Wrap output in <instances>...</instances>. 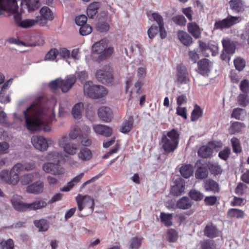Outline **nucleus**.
Instances as JSON below:
<instances>
[{"label": "nucleus", "mask_w": 249, "mask_h": 249, "mask_svg": "<svg viewBox=\"0 0 249 249\" xmlns=\"http://www.w3.org/2000/svg\"><path fill=\"white\" fill-rule=\"evenodd\" d=\"M193 202L187 196H183L179 199L176 202V207L181 210H187L193 205Z\"/></svg>", "instance_id": "4be33fe9"}, {"label": "nucleus", "mask_w": 249, "mask_h": 249, "mask_svg": "<svg viewBox=\"0 0 249 249\" xmlns=\"http://www.w3.org/2000/svg\"><path fill=\"white\" fill-rule=\"evenodd\" d=\"M24 1L29 11H35L40 6L39 0H25Z\"/></svg>", "instance_id": "49530a36"}, {"label": "nucleus", "mask_w": 249, "mask_h": 249, "mask_svg": "<svg viewBox=\"0 0 249 249\" xmlns=\"http://www.w3.org/2000/svg\"><path fill=\"white\" fill-rule=\"evenodd\" d=\"M197 153L200 157L209 158L212 156L213 149L208 145H203L199 148Z\"/></svg>", "instance_id": "7c9ffc66"}, {"label": "nucleus", "mask_w": 249, "mask_h": 249, "mask_svg": "<svg viewBox=\"0 0 249 249\" xmlns=\"http://www.w3.org/2000/svg\"><path fill=\"white\" fill-rule=\"evenodd\" d=\"M188 32L195 38H198L201 36L199 26L196 22H190L187 25Z\"/></svg>", "instance_id": "cd10ccee"}, {"label": "nucleus", "mask_w": 249, "mask_h": 249, "mask_svg": "<svg viewBox=\"0 0 249 249\" xmlns=\"http://www.w3.org/2000/svg\"><path fill=\"white\" fill-rule=\"evenodd\" d=\"M227 215L231 218H243L245 216V213L240 209L231 208L228 210Z\"/></svg>", "instance_id": "c9c22d12"}, {"label": "nucleus", "mask_w": 249, "mask_h": 249, "mask_svg": "<svg viewBox=\"0 0 249 249\" xmlns=\"http://www.w3.org/2000/svg\"><path fill=\"white\" fill-rule=\"evenodd\" d=\"M134 123V120L132 116L129 117L128 120H126L122 125L120 131L124 133H127L131 130Z\"/></svg>", "instance_id": "2f4dec72"}, {"label": "nucleus", "mask_w": 249, "mask_h": 249, "mask_svg": "<svg viewBox=\"0 0 249 249\" xmlns=\"http://www.w3.org/2000/svg\"><path fill=\"white\" fill-rule=\"evenodd\" d=\"M193 172V167L190 164L183 165L180 169V173L184 178H189Z\"/></svg>", "instance_id": "a19ab883"}, {"label": "nucleus", "mask_w": 249, "mask_h": 249, "mask_svg": "<svg viewBox=\"0 0 249 249\" xmlns=\"http://www.w3.org/2000/svg\"><path fill=\"white\" fill-rule=\"evenodd\" d=\"M217 201V197L214 196H206L204 200L205 204L207 206H213Z\"/></svg>", "instance_id": "774afa93"}, {"label": "nucleus", "mask_w": 249, "mask_h": 249, "mask_svg": "<svg viewBox=\"0 0 249 249\" xmlns=\"http://www.w3.org/2000/svg\"><path fill=\"white\" fill-rule=\"evenodd\" d=\"M27 129L33 132L43 130L45 132L51 130L50 126L54 117L52 113H46L43 107L33 103L24 111Z\"/></svg>", "instance_id": "f257e3e1"}, {"label": "nucleus", "mask_w": 249, "mask_h": 249, "mask_svg": "<svg viewBox=\"0 0 249 249\" xmlns=\"http://www.w3.org/2000/svg\"><path fill=\"white\" fill-rule=\"evenodd\" d=\"M92 27L87 23L80 26L79 29V33L83 36L89 35L92 32Z\"/></svg>", "instance_id": "bf43d9fd"}, {"label": "nucleus", "mask_w": 249, "mask_h": 249, "mask_svg": "<svg viewBox=\"0 0 249 249\" xmlns=\"http://www.w3.org/2000/svg\"><path fill=\"white\" fill-rule=\"evenodd\" d=\"M84 176V173H81L78 176L74 177L71 181L67 183V186L61 188V191L63 192H68L71 189L75 183L79 182Z\"/></svg>", "instance_id": "c756f323"}, {"label": "nucleus", "mask_w": 249, "mask_h": 249, "mask_svg": "<svg viewBox=\"0 0 249 249\" xmlns=\"http://www.w3.org/2000/svg\"><path fill=\"white\" fill-rule=\"evenodd\" d=\"M232 10L236 12H240L243 8V3L241 0H231L229 2Z\"/></svg>", "instance_id": "3c124183"}, {"label": "nucleus", "mask_w": 249, "mask_h": 249, "mask_svg": "<svg viewBox=\"0 0 249 249\" xmlns=\"http://www.w3.org/2000/svg\"><path fill=\"white\" fill-rule=\"evenodd\" d=\"M203 115V111L201 107L197 105H196L191 113V120L195 121L201 117Z\"/></svg>", "instance_id": "c03bdc74"}, {"label": "nucleus", "mask_w": 249, "mask_h": 249, "mask_svg": "<svg viewBox=\"0 0 249 249\" xmlns=\"http://www.w3.org/2000/svg\"><path fill=\"white\" fill-rule=\"evenodd\" d=\"M68 138L67 136H63L58 141L60 146L63 148L64 151L71 155H75L78 149V146L75 143L67 142Z\"/></svg>", "instance_id": "1a4fd4ad"}, {"label": "nucleus", "mask_w": 249, "mask_h": 249, "mask_svg": "<svg viewBox=\"0 0 249 249\" xmlns=\"http://www.w3.org/2000/svg\"><path fill=\"white\" fill-rule=\"evenodd\" d=\"M34 223L40 231H47L49 228L48 221L44 219L36 220L34 221Z\"/></svg>", "instance_id": "4c0bfd02"}, {"label": "nucleus", "mask_w": 249, "mask_h": 249, "mask_svg": "<svg viewBox=\"0 0 249 249\" xmlns=\"http://www.w3.org/2000/svg\"><path fill=\"white\" fill-rule=\"evenodd\" d=\"M167 239L169 242H176L178 239V233L177 231L173 229L168 230Z\"/></svg>", "instance_id": "6e6d98bb"}, {"label": "nucleus", "mask_w": 249, "mask_h": 249, "mask_svg": "<svg viewBox=\"0 0 249 249\" xmlns=\"http://www.w3.org/2000/svg\"><path fill=\"white\" fill-rule=\"evenodd\" d=\"M207 166L211 173L214 176L221 174L222 172V169L221 166L216 163L208 162Z\"/></svg>", "instance_id": "e433bc0d"}, {"label": "nucleus", "mask_w": 249, "mask_h": 249, "mask_svg": "<svg viewBox=\"0 0 249 249\" xmlns=\"http://www.w3.org/2000/svg\"><path fill=\"white\" fill-rule=\"evenodd\" d=\"M199 249H215V244L214 242L209 239H205L200 242Z\"/></svg>", "instance_id": "09e8293b"}, {"label": "nucleus", "mask_w": 249, "mask_h": 249, "mask_svg": "<svg viewBox=\"0 0 249 249\" xmlns=\"http://www.w3.org/2000/svg\"><path fill=\"white\" fill-rule=\"evenodd\" d=\"M93 128L96 134L106 137H110L112 134V129L106 125L96 124L93 126Z\"/></svg>", "instance_id": "6ab92c4d"}, {"label": "nucleus", "mask_w": 249, "mask_h": 249, "mask_svg": "<svg viewBox=\"0 0 249 249\" xmlns=\"http://www.w3.org/2000/svg\"><path fill=\"white\" fill-rule=\"evenodd\" d=\"M185 183L184 179L178 178L175 181V185L171 188V194L174 196H179L184 192Z\"/></svg>", "instance_id": "f3484780"}, {"label": "nucleus", "mask_w": 249, "mask_h": 249, "mask_svg": "<svg viewBox=\"0 0 249 249\" xmlns=\"http://www.w3.org/2000/svg\"><path fill=\"white\" fill-rule=\"evenodd\" d=\"M17 4L16 0H0V15Z\"/></svg>", "instance_id": "b1692460"}, {"label": "nucleus", "mask_w": 249, "mask_h": 249, "mask_svg": "<svg viewBox=\"0 0 249 249\" xmlns=\"http://www.w3.org/2000/svg\"><path fill=\"white\" fill-rule=\"evenodd\" d=\"M43 170L47 173L53 175H62L65 173V169L59 163L53 162L45 163L42 166Z\"/></svg>", "instance_id": "9d476101"}, {"label": "nucleus", "mask_w": 249, "mask_h": 249, "mask_svg": "<svg viewBox=\"0 0 249 249\" xmlns=\"http://www.w3.org/2000/svg\"><path fill=\"white\" fill-rule=\"evenodd\" d=\"M233 63L235 69L239 71H242L246 67V61L241 57L235 58Z\"/></svg>", "instance_id": "a18cd8bd"}, {"label": "nucleus", "mask_w": 249, "mask_h": 249, "mask_svg": "<svg viewBox=\"0 0 249 249\" xmlns=\"http://www.w3.org/2000/svg\"><path fill=\"white\" fill-rule=\"evenodd\" d=\"M96 77L97 80L101 83L107 84L112 82V71L108 66H105L102 69L96 71Z\"/></svg>", "instance_id": "6e6552de"}, {"label": "nucleus", "mask_w": 249, "mask_h": 249, "mask_svg": "<svg viewBox=\"0 0 249 249\" xmlns=\"http://www.w3.org/2000/svg\"><path fill=\"white\" fill-rule=\"evenodd\" d=\"M40 16L36 17V20L40 25L44 26L47 20H52L53 18V13L51 9L47 6L42 7L40 10Z\"/></svg>", "instance_id": "9b49d317"}, {"label": "nucleus", "mask_w": 249, "mask_h": 249, "mask_svg": "<svg viewBox=\"0 0 249 249\" xmlns=\"http://www.w3.org/2000/svg\"><path fill=\"white\" fill-rule=\"evenodd\" d=\"M58 53L59 52L56 49H52L46 54L45 59L49 60H53L56 58V56H57Z\"/></svg>", "instance_id": "0e129e2a"}, {"label": "nucleus", "mask_w": 249, "mask_h": 249, "mask_svg": "<svg viewBox=\"0 0 249 249\" xmlns=\"http://www.w3.org/2000/svg\"><path fill=\"white\" fill-rule=\"evenodd\" d=\"M204 235L210 238H214L219 237L221 232L217 226L212 222L208 223L203 230Z\"/></svg>", "instance_id": "ddd939ff"}, {"label": "nucleus", "mask_w": 249, "mask_h": 249, "mask_svg": "<svg viewBox=\"0 0 249 249\" xmlns=\"http://www.w3.org/2000/svg\"><path fill=\"white\" fill-rule=\"evenodd\" d=\"M84 92L86 96L92 99H99L107 95L108 90L104 86L94 85L88 81L84 85Z\"/></svg>", "instance_id": "20e7f679"}, {"label": "nucleus", "mask_w": 249, "mask_h": 249, "mask_svg": "<svg viewBox=\"0 0 249 249\" xmlns=\"http://www.w3.org/2000/svg\"><path fill=\"white\" fill-rule=\"evenodd\" d=\"M180 134L175 128L163 134L161 137L162 148L164 154L168 155L173 152L178 147L179 143Z\"/></svg>", "instance_id": "f03ea898"}, {"label": "nucleus", "mask_w": 249, "mask_h": 249, "mask_svg": "<svg viewBox=\"0 0 249 249\" xmlns=\"http://www.w3.org/2000/svg\"><path fill=\"white\" fill-rule=\"evenodd\" d=\"M212 63L207 58H203L197 62L199 73L203 76L208 75L210 71Z\"/></svg>", "instance_id": "dca6fc26"}, {"label": "nucleus", "mask_w": 249, "mask_h": 249, "mask_svg": "<svg viewBox=\"0 0 249 249\" xmlns=\"http://www.w3.org/2000/svg\"><path fill=\"white\" fill-rule=\"evenodd\" d=\"M83 136V134L81 132V130L78 127H74L69 133V137L72 140H75L77 138H79L81 139Z\"/></svg>", "instance_id": "5fc2aeb1"}, {"label": "nucleus", "mask_w": 249, "mask_h": 249, "mask_svg": "<svg viewBox=\"0 0 249 249\" xmlns=\"http://www.w3.org/2000/svg\"><path fill=\"white\" fill-rule=\"evenodd\" d=\"M98 115L102 121L108 123L111 120L112 112L110 108L102 107L98 109Z\"/></svg>", "instance_id": "aec40b11"}, {"label": "nucleus", "mask_w": 249, "mask_h": 249, "mask_svg": "<svg viewBox=\"0 0 249 249\" xmlns=\"http://www.w3.org/2000/svg\"><path fill=\"white\" fill-rule=\"evenodd\" d=\"M31 142L35 148L41 151L46 150L48 147L47 140L42 136H33L31 138Z\"/></svg>", "instance_id": "f8f14e48"}, {"label": "nucleus", "mask_w": 249, "mask_h": 249, "mask_svg": "<svg viewBox=\"0 0 249 249\" xmlns=\"http://www.w3.org/2000/svg\"><path fill=\"white\" fill-rule=\"evenodd\" d=\"M160 219L162 223L166 227H170L173 225L172 221L173 214L172 213L161 212L160 214Z\"/></svg>", "instance_id": "58836bf2"}, {"label": "nucleus", "mask_w": 249, "mask_h": 249, "mask_svg": "<svg viewBox=\"0 0 249 249\" xmlns=\"http://www.w3.org/2000/svg\"><path fill=\"white\" fill-rule=\"evenodd\" d=\"M35 167L36 165L34 162L18 163L13 166V171H16L18 172L29 171L34 170Z\"/></svg>", "instance_id": "5701e85b"}, {"label": "nucleus", "mask_w": 249, "mask_h": 249, "mask_svg": "<svg viewBox=\"0 0 249 249\" xmlns=\"http://www.w3.org/2000/svg\"><path fill=\"white\" fill-rule=\"evenodd\" d=\"M245 125L244 123L239 122H235L233 123L230 127L231 131L232 133L239 132L242 129L245 127Z\"/></svg>", "instance_id": "864d4df0"}, {"label": "nucleus", "mask_w": 249, "mask_h": 249, "mask_svg": "<svg viewBox=\"0 0 249 249\" xmlns=\"http://www.w3.org/2000/svg\"><path fill=\"white\" fill-rule=\"evenodd\" d=\"M239 89L242 93H249V80L244 79L239 84Z\"/></svg>", "instance_id": "e2e57ef3"}, {"label": "nucleus", "mask_w": 249, "mask_h": 249, "mask_svg": "<svg viewBox=\"0 0 249 249\" xmlns=\"http://www.w3.org/2000/svg\"><path fill=\"white\" fill-rule=\"evenodd\" d=\"M76 77L74 75H69L65 79L57 78L49 83V87L52 91L56 93L58 89H60L64 93L68 92L76 82Z\"/></svg>", "instance_id": "7ed1b4c3"}, {"label": "nucleus", "mask_w": 249, "mask_h": 249, "mask_svg": "<svg viewBox=\"0 0 249 249\" xmlns=\"http://www.w3.org/2000/svg\"><path fill=\"white\" fill-rule=\"evenodd\" d=\"M189 196L192 199L196 201L201 200L204 196L203 194L196 190H191L189 193Z\"/></svg>", "instance_id": "603ef678"}, {"label": "nucleus", "mask_w": 249, "mask_h": 249, "mask_svg": "<svg viewBox=\"0 0 249 249\" xmlns=\"http://www.w3.org/2000/svg\"><path fill=\"white\" fill-rule=\"evenodd\" d=\"M20 173L16 171H13V167L9 175L7 173H6L7 177V178L5 179L6 182L9 184L14 185L17 184L19 180V174Z\"/></svg>", "instance_id": "a878e982"}, {"label": "nucleus", "mask_w": 249, "mask_h": 249, "mask_svg": "<svg viewBox=\"0 0 249 249\" xmlns=\"http://www.w3.org/2000/svg\"><path fill=\"white\" fill-rule=\"evenodd\" d=\"M172 20L175 24L181 26H185L186 23V18L182 15H177L173 17Z\"/></svg>", "instance_id": "052dcab7"}, {"label": "nucleus", "mask_w": 249, "mask_h": 249, "mask_svg": "<svg viewBox=\"0 0 249 249\" xmlns=\"http://www.w3.org/2000/svg\"><path fill=\"white\" fill-rule=\"evenodd\" d=\"M33 174H26L20 178V182L23 185H26L31 182L34 179Z\"/></svg>", "instance_id": "4d7b16f0"}, {"label": "nucleus", "mask_w": 249, "mask_h": 249, "mask_svg": "<svg viewBox=\"0 0 249 249\" xmlns=\"http://www.w3.org/2000/svg\"><path fill=\"white\" fill-rule=\"evenodd\" d=\"M223 49L225 52L231 54L235 53L236 45L235 43L229 39H223L222 41Z\"/></svg>", "instance_id": "393cba45"}, {"label": "nucleus", "mask_w": 249, "mask_h": 249, "mask_svg": "<svg viewBox=\"0 0 249 249\" xmlns=\"http://www.w3.org/2000/svg\"><path fill=\"white\" fill-rule=\"evenodd\" d=\"M208 176V167L205 166L199 167L195 173L196 178L197 179H202L207 178Z\"/></svg>", "instance_id": "f704fd0d"}, {"label": "nucleus", "mask_w": 249, "mask_h": 249, "mask_svg": "<svg viewBox=\"0 0 249 249\" xmlns=\"http://www.w3.org/2000/svg\"><path fill=\"white\" fill-rule=\"evenodd\" d=\"M152 17L158 24L159 27L164 25L163 18L162 16L158 13H153L152 14Z\"/></svg>", "instance_id": "338daca9"}, {"label": "nucleus", "mask_w": 249, "mask_h": 249, "mask_svg": "<svg viewBox=\"0 0 249 249\" xmlns=\"http://www.w3.org/2000/svg\"><path fill=\"white\" fill-rule=\"evenodd\" d=\"M38 20L34 19H26L22 20V22L20 23L18 27L23 28H28L33 27L37 23Z\"/></svg>", "instance_id": "8fccbe9b"}, {"label": "nucleus", "mask_w": 249, "mask_h": 249, "mask_svg": "<svg viewBox=\"0 0 249 249\" xmlns=\"http://www.w3.org/2000/svg\"><path fill=\"white\" fill-rule=\"evenodd\" d=\"M178 36L179 40L186 46H189L193 42L192 37L184 31H178Z\"/></svg>", "instance_id": "c85d7f7f"}, {"label": "nucleus", "mask_w": 249, "mask_h": 249, "mask_svg": "<svg viewBox=\"0 0 249 249\" xmlns=\"http://www.w3.org/2000/svg\"><path fill=\"white\" fill-rule=\"evenodd\" d=\"M47 203L43 200H38L29 203V211H36L47 206Z\"/></svg>", "instance_id": "72a5a7b5"}, {"label": "nucleus", "mask_w": 249, "mask_h": 249, "mask_svg": "<svg viewBox=\"0 0 249 249\" xmlns=\"http://www.w3.org/2000/svg\"><path fill=\"white\" fill-rule=\"evenodd\" d=\"M44 190V184L41 181H37L28 186L27 191L29 193L37 194L43 192Z\"/></svg>", "instance_id": "412c9836"}, {"label": "nucleus", "mask_w": 249, "mask_h": 249, "mask_svg": "<svg viewBox=\"0 0 249 249\" xmlns=\"http://www.w3.org/2000/svg\"><path fill=\"white\" fill-rule=\"evenodd\" d=\"M237 100L238 104L242 107H246L249 105V96L248 93H240Z\"/></svg>", "instance_id": "37998d69"}, {"label": "nucleus", "mask_w": 249, "mask_h": 249, "mask_svg": "<svg viewBox=\"0 0 249 249\" xmlns=\"http://www.w3.org/2000/svg\"><path fill=\"white\" fill-rule=\"evenodd\" d=\"M142 238L138 237L132 238L129 242V249H138L142 245Z\"/></svg>", "instance_id": "de8ad7c7"}, {"label": "nucleus", "mask_w": 249, "mask_h": 249, "mask_svg": "<svg viewBox=\"0 0 249 249\" xmlns=\"http://www.w3.org/2000/svg\"><path fill=\"white\" fill-rule=\"evenodd\" d=\"M21 197L16 196L11 199V202L14 209L18 211L25 212L29 211V203H24L20 200Z\"/></svg>", "instance_id": "2eb2a0df"}, {"label": "nucleus", "mask_w": 249, "mask_h": 249, "mask_svg": "<svg viewBox=\"0 0 249 249\" xmlns=\"http://www.w3.org/2000/svg\"><path fill=\"white\" fill-rule=\"evenodd\" d=\"M77 155L78 159L83 161L89 160L92 157L91 151L87 147L81 148Z\"/></svg>", "instance_id": "bb28decb"}, {"label": "nucleus", "mask_w": 249, "mask_h": 249, "mask_svg": "<svg viewBox=\"0 0 249 249\" xmlns=\"http://www.w3.org/2000/svg\"><path fill=\"white\" fill-rule=\"evenodd\" d=\"M0 245L2 249L6 248V249H14V242L12 239H9L7 241L2 240L0 242Z\"/></svg>", "instance_id": "69168bd1"}, {"label": "nucleus", "mask_w": 249, "mask_h": 249, "mask_svg": "<svg viewBox=\"0 0 249 249\" xmlns=\"http://www.w3.org/2000/svg\"><path fill=\"white\" fill-rule=\"evenodd\" d=\"M92 51L94 53L100 54L98 60L102 61L112 55L114 52V48L112 47L107 48L106 42L103 40H101L93 44L92 46Z\"/></svg>", "instance_id": "39448f33"}, {"label": "nucleus", "mask_w": 249, "mask_h": 249, "mask_svg": "<svg viewBox=\"0 0 249 249\" xmlns=\"http://www.w3.org/2000/svg\"><path fill=\"white\" fill-rule=\"evenodd\" d=\"M231 154V149L229 147H225L224 149L220 151L218 153V157L224 160H227Z\"/></svg>", "instance_id": "680f3d73"}, {"label": "nucleus", "mask_w": 249, "mask_h": 249, "mask_svg": "<svg viewBox=\"0 0 249 249\" xmlns=\"http://www.w3.org/2000/svg\"><path fill=\"white\" fill-rule=\"evenodd\" d=\"M232 151L234 153L239 154L242 151V146L240 140L236 138L233 137L231 140Z\"/></svg>", "instance_id": "79ce46f5"}, {"label": "nucleus", "mask_w": 249, "mask_h": 249, "mask_svg": "<svg viewBox=\"0 0 249 249\" xmlns=\"http://www.w3.org/2000/svg\"><path fill=\"white\" fill-rule=\"evenodd\" d=\"M240 18L232 16H228L223 19L215 20L213 25V30H223L231 28L234 25L238 23Z\"/></svg>", "instance_id": "423d86ee"}, {"label": "nucleus", "mask_w": 249, "mask_h": 249, "mask_svg": "<svg viewBox=\"0 0 249 249\" xmlns=\"http://www.w3.org/2000/svg\"><path fill=\"white\" fill-rule=\"evenodd\" d=\"M203 186L206 192H211L213 194L218 193L220 192L218 183L212 179H207L204 180Z\"/></svg>", "instance_id": "a211bd4d"}, {"label": "nucleus", "mask_w": 249, "mask_h": 249, "mask_svg": "<svg viewBox=\"0 0 249 249\" xmlns=\"http://www.w3.org/2000/svg\"><path fill=\"white\" fill-rule=\"evenodd\" d=\"M84 108L82 103H78L74 105L71 111L72 114L74 118L80 119L82 116V111Z\"/></svg>", "instance_id": "ea45409f"}, {"label": "nucleus", "mask_w": 249, "mask_h": 249, "mask_svg": "<svg viewBox=\"0 0 249 249\" xmlns=\"http://www.w3.org/2000/svg\"><path fill=\"white\" fill-rule=\"evenodd\" d=\"M177 76L178 82L180 84H187L190 81V79L188 77V73L186 68L179 64L177 67Z\"/></svg>", "instance_id": "4468645a"}, {"label": "nucleus", "mask_w": 249, "mask_h": 249, "mask_svg": "<svg viewBox=\"0 0 249 249\" xmlns=\"http://www.w3.org/2000/svg\"><path fill=\"white\" fill-rule=\"evenodd\" d=\"M76 201L79 211H82L84 208H87L89 209L91 213L93 212L94 201L90 196L79 194L76 197Z\"/></svg>", "instance_id": "0eeeda50"}, {"label": "nucleus", "mask_w": 249, "mask_h": 249, "mask_svg": "<svg viewBox=\"0 0 249 249\" xmlns=\"http://www.w3.org/2000/svg\"><path fill=\"white\" fill-rule=\"evenodd\" d=\"M99 8L98 2H95L90 3L87 9V14L89 18H93L98 13Z\"/></svg>", "instance_id": "473e14b6"}, {"label": "nucleus", "mask_w": 249, "mask_h": 249, "mask_svg": "<svg viewBox=\"0 0 249 249\" xmlns=\"http://www.w3.org/2000/svg\"><path fill=\"white\" fill-rule=\"evenodd\" d=\"M96 28L98 31L103 33L108 31L110 27L106 22H99L97 24Z\"/></svg>", "instance_id": "13d9d810"}]
</instances>
